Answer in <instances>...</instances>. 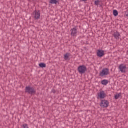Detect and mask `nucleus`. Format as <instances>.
<instances>
[{"mask_svg": "<svg viewBox=\"0 0 128 128\" xmlns=\"http://www.w3.org/2000/svg\"><path fill=\"white\" fill-rule=\"evenodd\" d=\"M88 68H86V66L84 65L80 66L78 68V72L80 74H86V72Z\"/></svg>", "mask_w": 128, "mask_h": 128, "instance_id": "f257e3e1", "label": "nucleus"}, {"mask_svg": "<svg viewBox=\"0 0 128 128\" xmlns=\"http://www.w3.org/2000/svg\"><path fill=\"white\" fill-rule=\"evenodd\" d=\"M26 94H34L36 92L34 88L30 87V86H26Z\"/></svg>", "mask_w": 128, "mask_h": 128, "instance_id": "f03ea898", "label": "nucleus"}, {"mask_svg": "<svg viewBox=\"0 0 128 128\" xmlns=\"http://www.w3.org/2000/svg\"><path fill=\"white\" fill-rule=\"evenodd\" d=\"M110 74V70L108 68H104L100 74V76H108Z\"/></svg>", "mask_w": 128, "mask_h": 128, "instance_id": "7ed1b4c3", "label": "nucleus"}, {"mask_svg": "<svg viewBox=\"0 0 128 128\" xmlns=\"http://www.w3.org/2000/svg\"><path fill=\"white\" fill-rule=\"evenodd\" d=\"M110 102L107 100H102L100 104V106H101V108H108Z\"/></svg>", "mask_w": 128, "mask_h": 128, "instance_id": "20e7f679", "label": "nucleus"}, {"mask_svg": "<svg viewBox=\"0 0 128 128\" xmlns=\"http://www.w3.org/2000/svg\"><path fill=\"white\" fill-rule=\"evenodd\" d=\"M119 70L122 74H126V65L121 64L119 66Z\"/></svg>", "mask_w": 128, "mask_h": 128, "instance_id": "39448f33", "label": "nucleus"}, {"mask_svg": "<svg viewBox=\"0 0 128 128\" xmlns=\"http://www.w3.org/2000/svg\"><path fill=\"white\" fill-rule=\"evenodd\" d=\"M33 14L34 16V18H36V20H40V12H37L36 10L34 12Z\"/></svg>", "mask_w": 128, "mask_h": 128, "instance_id": "423d86ee", "label": "nucleus"}, {"mask_svg": "<svg viewBox=\"0 0 128 128\" xmlns=\"http://www.w3.org/2000/svg\"><path fill=\"white\" fill-rule=\"evenodd\" d=\"M98 96L100 100H104L106 96V94L104 92V91L100 92V93L98 94Z\"/></svg>", "mask_w": 128, "mask_h": 128, "instance_id": "0eeeda50", "label": "nucleus"}, {"mask_svg": "<svg viewBox=\"0 0 128 128\" xmlns=\"http://www.w3.org/2000/svg\"><path fill=\"white\" fill-rule=\"evenodd\" d=\"M113 36H114L115 40H120V32H118L116 31V32H114V33L113 34Z\"/></svg>", "mask_w": 128, "mask_h": 128, "instance_id": "6e6552de", "label": "nucleus"}, {"mask_svg": "<svg viewBox=\"0 0 128 128\" xmlns=\"http://www.w3.org/2000/svg\"><path fill=\"white\" fill-rule=\"evenodd\" d=\"M97 56L98 58H102L104 56V51L102 50H98Z\"/></svg>", "mask_w": 128, "mask_h": 128, "instance_id": "1a4fd4ad", "label": "nucleus"}, {"mask_svg": "<svg viewBox=\"0 0 128 128\" xmlns=\"http://www.w3.org/2000/svg\"><path fill=\"white\" fill-rule=\"evenodd\" d=\"M78 34V30L76 28H74L71 30V35L72 36H76V34Z\"/></svg>", "mask_w": 128, "mask_h": 128, "instance_id": "9d476101", "label": "nucleus"}, {"mask_svg": "<svg viewBox=\"0 0 128 128\" xmlns=\"http://www.w3.org/2000/svg\"><path fill=\"white\" fill-rule=\"evenodd\" d=\"M50 4H59V2L58 1L56 0H50Z\"/></svg>", "mask_w": 128, "mask_h": 128, "instance_id": "9b49d317", "label": "nucleus"}, {"mask_svg": "<svg viewBox=\"0 0 128 128\" xmlns=\"http://www.w3.org/2000/svg\"><path fill=\"white\" fill-rule=\"evenodd\" d=\"M40 68H46V64L44 63H40L39 64Z\"/></svg>", "mask_w": 128, "mask_h": 128, "instance_id": "f8f14e48", "label": "nucleus"}, {"mask_svg": "<svg viewBox=\"0 0 128 128\" xmlns=\"http://www.w3.org/2000/svg\"><path fill=\"white\" fill-rule=\"evenodd\" d=\"M102 84H103V86H106V84H108V80H103L102 82Z\"/></svg>", "mask_w": 128, "mask_h": 128, "instance_id": "ddd939ff", "label": "nucleus"}, {"mask_svg": "<svg viewBox=\"0 0 128 128\" xmlns=\"http://www.w3.org/2000/svg\"><path fill=\"white\" fill-rule=\"evenodd\" d=\"M113 12H114V16H118V10H114Z\"/></svg>", "mask_w": 128, "mask_h": 128, "instance_id": "4468645a", "label": "nucleus"}, {"mask_svg": "<svg viewBox=\"0 0 128 128\" xmlns=\"http://www.w3.org/2000/svg\"><path fill=\"white\" fill-rule=\"evenodd\" d=\"M122 96V94H117L115 96V100H118L120 98V96Z\"/></svg>", "mask_w": 128, "mask_h": 128, "instance_id": "2eb2a0df", "label": "nucleus"}, {"mask_svg": "<svg viewBox=\"0 0 128 128\" xmlns=\"http://www.w3.org/2000/svg\"><path fill=\"white\" fill-rule=\"evenodd\" d=\"M70 58V56H68V54H66L64 56V58L66 60H67L68 59Z\"/></svg>", "mask_w": 128, "mask_h": 128, "instance_id": "dca6fc26", "label": "nucleus"}, {"mask_svg": "<svg viewBox=\"0 0 128 128\" xmlns=\"http://www.w3.org/2000/svg\"><path fill=\"white\" fill-rule=\"evenodd\" d=\"M22 128H28V124H24L22 126Z\"/></svg>", "mask_w": 128, "mask_h": 128, "instance_id": "f3484780", "label": "nucleus"}, {"mask_svg": "<svg viewBox=\"0 0 128 128\" xmlns=\"http://www.w3.org/2000/svg\"><path fill=\"white\" fill-rule=\"evenodd\" d=\"M100 2V0L95 1V6H98Z\"/></svg>", "mask_w": 128, "mask_h": 128, "instance_id": "a211bd4d", "label": "nucleus"}, {"mask_svg": "<svg viewBox=\"0 0 128 128\" xmlns=\"http://www.w3.org/2000/svg\"><path fill=\"white\" fill-rule=\"evenodd\" d=\"M52 92H53V94H56V91L55 90H52Z\"/></svg>", "mask_w": 128, "mask_h": 128, "instance_id": "6ab92c4d", "label": "nucleus"}, {"mask_svg": "<svg viewBox=\"0 0 128 128\" xmlns=\"http://www.w3.org/2000/svg\"><path fill=\"white\" fill-rule=\"evenodd\" d=\"M126 16H128V11L126 13Z\"/></svg>", "mask_w": 128, "mask_h": 128, "instance_id": "aec40b11", "label": "nucleus"}, {"mask_svg": "<svg viewBox=\"0 0 128 128\" xmlns=\"http://www.w3.org/2000/svg\"><path fill=\"white\" fill-rule=\"evenodd\" d=\"M82 0V2H86V0Z\"/></svg>", "mask_w": 128, "mask_h": 128, "instance_id": "412c9836", "label": "nucleus"}]
</instances>
